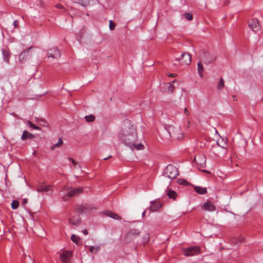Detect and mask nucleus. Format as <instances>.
Here are the masks:
<instances>
[{
  "label": "nucleus",
  "mask_w": 263,
  "mask_h": 263,
  "mask_svg": "<svg viewBox=\"0 0 263 263\" xmlns=\"http://www.w3.org/2000/svg\"><path fill=\"white\" fill-rule=\"evenodd\" d=\"M198 72L200 77H203V67L202 63L201 61H199L197 64Z\"/></svg>",
  "instance_id": "24"
},
{
  "label": "nucleus",
  "mask_w": 263,
  "mask_h": 263,
  "mask_svg": "<svg viewBox=\"0 0 263 263\" xmlns=\"http://www.w3.org/2000/svg\"><path fill=\"white\" fill-rule=\"evenodd\" d=\"M194 160L196 163L200 167L204 168L206 165V157L204 155H199L196 156Z\"/></svg>",
  "instance_id": "9"
},
{
  "label": "nucleus",
  "mask_w": 263,
  "mask_h": 263,
  "mask_svg": "<svg viewBox=\"0 0 263 263\" xmlns=\"http://www.w3.org/2000/svg\"><path fill=\"white\" fill-rule=\"evenodd\" d=\"M106 215L116 220H120L121 219V217L119 216L118 214L111 212L110 211H107L106 212Z\"/></svg>",
  "instance_id": "23"
},
{
  "label": "nucleus",
  "mask_w": 263,
  "mask_h": 263,
  "mask_svg": "<svg viewBox=\"0 0 263 263\" xmlns=\"http://www.w3.org/2000/svg\"><path fill=\"white\" fill-rule=\"evenodd\" d=\"M47 56L48 58L58 59L61 56V53L57 47H53L48 50Z\"/></svg>",
  "instance_id": "10"
},
{
  "label": "nucleus",
  "mask_w": 263,
  "mask_h": 263,
  "mask_svg": "<svg viewBox=\"0 0 263 263\" xmlns=\"http://www.w3.org/2000/svg\"><path fill=\"white\" fill-rule=\"evenodd\" d=\"M115 28V24L111 20L109 21V29L113 30Z\"/></svg>",
  "instance_id": "38"
},
{
  "label": "nucleus",
  "mask_w": 263,
  "mask_h": 263,
  "mask_svg": "<svg viewBox=\"0 0 263 263\" xmlns=\"http://www.w3.org/2000/svg\"><path fill=\"white\" fill-rule=\"evenodd\" d=\"M71 253L69 251H63L60 254V259L64 263H69Z\"/></svg>",
  "instance_id": "14"
},
{
  "label": "nucleus",
  "mask_w": 263,
  "mask_h": 263,
  "mask_svg": "<svg viewBox=\"0 0 263 263\" xmlns=\"http://www.w3.org/2000/svg\"><path fill=\"white\" fill-rule=\"evenodd\" d=\"M27 199H24L22 202V204L24 205L25 204H27Z\"/></svg>",
  "instance_id": "43"
},
{
  "label": "nucleus",
  "mask_w": 263,
  "mask_h": 263,
  "mask_svg": "<svg viewBox=\"0 0 263 263\" xmlns=\"http://www.w3.org/2000/svg\"><path fill=\"white\" fill-rule=\"evenodd\" d=\"M160 137L163 141L168 140L171 138V135L168 130V126L164 127L159 133Z\"/></svg>",
  "instance_id": "13"
},
{
  "label": "nucleus",
  "mask_w": 263,
  "mask_h": 263,
  "mask_svg": "<svg viewBox=\"0 0 263 263\" xmlns=\"http://www.w3.org/2000/svg\"><path fill=\"white\" fill-rule=\"evenodd\" d=\"M31 49L29 48L27 50L24 51L21 54H20L18 60L20 61H23L26 59L28 55L29 50Z\"/></svg>",
  "instance_id": "22"
},
{
  "label": "nucleus",
  "mask_w": 263,
  "mask_h": 263,
  "mask_svg": "<svg viewBox=\"0 0 263 263\" xmlns=\"http://www.w3.org/2000/svg\"><path fill=\"white\" fill-rule=\"evenodd\" d=\"M250 28L254 32H257L261 29V25L257 18H253L249 22Z\"/></svg>",
  "instance_id": "8"
},
{
  "label": "nucleus",
  "mask_w": 263,
  "mask_h": 263,
  "mask_svg": "<svg viewBox=\"0 0 263 263\" xmlns=\"http://www.w3.org/2000/svg\"><path fill=\"white\" fill-rule=\"evenodd\" d=\"M19 206V202L17 200H13L11 203V208L12 209L15 210Z\"/></svg>",
  "instance_id": "31"
},
{
  "label": "nucleus",
  "mask_w": 263,
  "mask_h": 263,
  "mask_svg": "<svg viewBox=\"0 0 263 263\" xmlns=\"http://www.w3.org/2000/svg\"><path fill=\"white\" fill-rule=\"evenodd\" d=\"M13 25L15 27H17L18 26V22L16 20L14 21L13 22Z\"/></svg>",
  "instance_id": "41"
},
{
  "label": "nucleus",
  "mask_w": 263,
  "mask_h": 263,
  "mask_svg": "<svg viewBox=\"0 0 263 263\" xmlns=\"http://www.w3.org/2000/svg\"><path fill=\"white\" fill-rule=\"evenodd\" d=\"M200 58L204 64H209L215 60V57L210 52L202 51L200 53Z\"/></svg>",
  "instance_id": "7"
},
{
  "label": "nucleus",
  "mask_w": 263,
  "mask_h": 263,
  "mask_svg": "<svg viewBox=\"0 0 263 263\" xmlns=\"http://www.w3.org/2000/svg\"><path fill=\"white\" fill-rule=\"evenodd\" d=\"M55 7L59 9H63V6L60 4H57L55 5Z\"/></svg>",
  "instance_id": "40"
},
{
  "label": "nucleus",
  "mask_w": 263,
  "mask_h": 263,
  "mask_svg": "<svg viewBox=\"0 0 263 263\" xmlns=\"http://www.w3.org/2000/svg\"><path fill=\"white\" fill-rule=\"evenodd\" d=\"M176 75V74H170V75H169V76H171V77H174Z\"/></svg>",
  "instance_id": "50"
},
{
  "label": "nucleus",
  "mask_w": 263,
  "mask_h": 263,
  "mask_svg": "<svg viewBox=\"0 0 263 263\" xmlns=\"http://www.w3.org/2000/svg\"><path fill=\"white\" fill-rule=\"evenodd\" d=\"M167 195L171 199H175L176 197V193L175 191L170 190L167 193Z\"/></svg>",
  "instance_id": "27"
},
{
  "label": "nucleus",
  "mask_w": 263,
  "mask_h": 263,
  "mask_svg": "<svg viewBox=\"0 0 263 263\" xmlns=\"http://www.w3.org/2000/svg\"><path fill=\"white\" fill-rule=\"evenodd\" d=\"M77 3L81 4L82 6H86L89 4V0H77Z\"/></svg>",
  "instance_id": "33"
},
{
  "label": "nucleus",
  "mask_w": 263,
  "mask_h": 263,
  "mask_svg": "<svg viewBox=\"0 0 263 263\" xmlns=\"http://www.w3.org/2000/svg\"><path fill=\"white\" fill-rule=\"evenodd\" d=\"M99 250V247H95L93 246H90L89 247V251L91 253H96Z\"/></svg>",
  "instance_id": "37"
},
{
  "label": "nucleus",
  "mask_w": 263,
  "mask_h": 263,
  "mask_svg": "<svg viewBox=\"0 0 263 263\" xmlns=\"http://www.w3.org/2000/svg\"><path fill=\"white\" fill-rule=\"evenodd\" d=\"M186 183H187V181H186V180H182L181 181V182H180V183H181V184H186Z\"/></svg>",
  "instance_id": "45"
},
{
  "label": "nucleus",
  "mask_w": 263,
  "mask_h": 263,
  "mask_svg": "<svg viewBox=\"0 0 263 263\" xmlns=\"http://www.w3.org/2000/svg\"><path fill=\"white\" fill-rule=\"evenodd\" d=\"M63 143V141L62 138H59L58 140V142L54 144L52 147L51 148L52 149H55L56 147H60Z\"/></svg>",
  "instance_id": "26"
},
{
  "label": "nucleus",
  "mask_w": 263,
  "mask_h": 263,
  "mask_svg": "<svg viewBox=\"0 0 263 263\" xmlns=\"http://www.w3.org/2000/svg\"><path fill=\"white\" fill-rule=\"evenodd\" d=\"M184 16L189 21L193 20V15L190 13H185L184 14Z\"/></svg>",
  "instance_id": "36"
},
{
  "label": "nucleus",
  "mask_w": 263,
  "mask_h": 263,
  "mask_svg": "<svg viewBox=\"0 0 263 263\" xmlns=\"http://www.w3.org/2000/svg\"><path fill=\"white\" fill-rule=\"evenodd\" d=\"M26 124L29 126L30 127H32V128L34 129H40V127L37 126H36L35 125L33 124L31 121H27L26 122Z\"/></svg>",
  "instance_id": "32"
},
{
  "label": "nucleus",
  "mask_w": 263,
  "mask_h": 263,
  "mask_svg": "<svg viewBox=\"0 0 263 263\" xmlns=\"http://www.w3.org/2000/svg\"><path fill=\"white\" fill-rule=\"evenodd\" d=\"M150 210L152 212H155L162 206L161 203L157 200H154L151 202Z\"/></svg>",
  "instance_id": "15"
},
{
  "label": "nucleus",
  "mask_w": 263,
  "mask_h": 263,
  "mask_svg": "<svg viewBox=\"0 0 263 263\" xmlns=\"http://www.w3.org/2000/svg\"><path fill=\"white\" fill-rule=\"evenodd\" d=\"M2 52L4 61L7 63H9V59L10 57V51L8 49H2Z\"/></svg>",
  "instance_id": "17"
},
{
  "label": "nucleus",
  "mask_w": 263,
  "mask_h": 263,
  "mask_svg": "<svg viewBox=\"0 0 263 263\" xmlns=\"http://www.w3.org/2000/svg\"><path fill=\"white\" fill-rule=\"evenodd\" d=\"M232 98H233V100L234 101H236L237 100V97L235 95H233L232 96Z\"/></svg>",
  "instance_id": "44"
},
{
  "label": "nucleus",
  "mask_w": 263,
  "mask_h": 263,
  "mask_svg": "<svg viewBox=\"0 0 263 263\" xmlns=\"http://www.w3.org/2000/svg\"><path fill=\"white\" fill-rule=\"evenodd\" d=\"M201 208L205 211H207L209 212H213L216 210V206L214 204V203L209 200H208L206 202L204 203Z\"/></svg>",
  "instance_id": "12"
},
{
  "label": "nucleus",
  "mask_w": 263,
  "mask_h": 263,
  "mask_svg": "<svg viewBox=\"0 0 263 263\" xmlns=\"http://www.w3.org/2000/svg\"><path fill=\"white\" fill-rule=\"evenodd\" d=\"M140 234V232L139 230L133 229H130L127 233L126 235V238L127 239L128 237L130 236L136 237L139 235Z\"/></svg>",
  "instance_id": "19"
},
{
  "label": "nucleus",
  "mask_w": 263,
  "mask_h": 263,
  "mask_svg": "<svg viewBox=\"0 0 263 263\" xmlns=\"http://www.w3.org/2000/svg\"><path fill=\"white\" fill-rule=\"evenodd\" d=\"M111 157V156H109V157H107V158H104V160H107L108 158H110Z\"/></svg>",
  "instance_id": "49"
},
{
  "label": "nucleus",
  "mask_w": 263,
  "mask_h": 263,
  "mask_svg": "<svg viewBox=\"0 0 263 263\" xmlns=\"http://www.w3.org/2000/svg\"><path fill=\"white\" fill-rule=\"evenodd\" d=\"M69 160L72 162V163L74 166H76L78 164V163L77 162H76L74 159H73L71 158H69Z\"/></svg>",
  "instance_id": "39"
},
{
  "label": "nucleus",
  "mask_w": 263,
  "mask_h": 263,
  "mask_svg": "<svg viewBox=\"0 0 263 263\" xmlns=\"http://www.w3.org/2000/svg\"><path fill=\"white\" fill-rule=\"evenodd\" d=\"M34 138V135L24 130L23 133V134L21 137V139L23 140H25L27 139H33Z\"/></svg>",
  "instance_id": "20"
},
{
  "label": "nucleus",
  "mask_w": 263,
  "mask_h": 263,
  "mask_svg": "<svg viewBox=\"0 0 263 263\" xmlns=\"http://www.w3.org/2000/svg\"><path fill=\"white\" fill-rule=\"evenodd\" d=\"M224 86V80L222 78H221L220 79V81L219 82L217 85V88L219 90L223 88Z\"/></svg>",
  "instance_id": "29"
},
{
  "label": "nucleus",
  "mask_w": 263,
  "mask_h": 263,
  "mask_svg": "<svg viewBox=\"0 0 263 263\" xmlns=\"http://www.w3.org/2000/svg\"><path fill=\"white\" fill-rule=\"evenodd\" d=\"M83 205L84 206V213H86L88 211H89L90 209H93V208L92 206H91L90 205H89L87 203L83 204Z\"/></svg>",
  "instance_id": "34"
},
{
  "label": "nucleus",
  "mask_w": 263,
  "mask_h": 263,
  "mask_svg": "<svg viewBox=\"0 0 263 263\" xmlns=\"http://www.w3.org/2000/svg\"><path fill=\"white\" fill-rule=\"evenodd\" d=\"M119 137L123 143L130 147L137 138L136 129L134 125L130 124L128 120H124L119 133Z\"/></svg>",
  "instance_id": "1"
},
{
  "label": "nucleus",
  "mask_w": 263,
  "mask_h": 263,
  "mask_svg": "<svg viewBox=\"0 0 263 263\" xmlns=\"http://www.w3.org/2000/svg\"><path fill=\"white\" fill-rule=\"evenodd\" d=\"M191 54L189 53L184 52L181 54L179 58H176L173 61V64L175 66L178 65H188L191 63Z\"/></svg>",
  "instance_id": "2"
},
{
  "label": "nucleus",
  "mask_w": 263,
  "mask_h": 263,
  "mask_svg": "<svg viewBox=\"0 0 263 263\" xmlns=\"http://www.w3.org/2000/svg\"><path fill=\"white\" fill-rule=\"evenodd\" d=\"M71 239L73 242H74L76 244H79V242L80 241V238L76 235L73 234L71 237Z\"/></svg>",
  "instance_id": "28"
},
{
  "label": "nucleus",
  "mask_w": 263,
  "mask_h": 263,
  "mask_svg": "<svg viewBox=\"0 0 263 263\" xmlns=\"http://www.w3.org/2000/svg\"><path fill=\"white\" fill-rule=\"evenodd\" d=\"M69 222L71 224L78 226L81 223L80 217L79 215L76 216H72L69 218Z\"/></svg>",
  "instance_id": "16"
},
{
  "label": "nucleus",
  "mask_w": 263,
  "mask_h": 263,
  "mask_svg": "<svg viewBox=\"0 0 263 263\" xmlns=\"http://www.w3.org/2000/svg\"><path fill=\"white\" fill-rule=\"evenodd\" d=\"M194 190L198 194L203 195L207 193V190L205 187H203L199 186H195L194 187Z\"/></svg>",
  "instance_id": "21"
},
{
  "label": "nucleus",
  "mask_w": 263,
  "mask_h": 263,
  "mask_svg": "<svg viewBox=\"0 0 263 263\" xmlns=\"http://www.w3.org/2000/svg\"><path fill=\"white\" fill-rule=\"evenodd\" d=\"M175 84H177L178 85V83L175 80L167 83L166 86L168 89V91L170 92L171 93H173L176 87Z\"/></svg>",
  "instance_id": "18"
},
{
  "label": "nucleus",
  "mask_w": 263,
  "mask_h": 263,
  "mask_svg": "<svg viewBox=\"0 0 263 263\" xmlns=\"http://www.w3.org/2000/svg\"><path fill=\"white\" fill-rule=\"evenodd\" d=\"M36 190L38 192H52V190L51 189V185H47L44 183L39 184L36 187Z\"/></svg>",
  "instance_id": "11"
},
{
  "label": "nucleus",
  "mask_w": 263,
  "mask_h": 263,
  "mask_svg": "<svg viewBox=\"0 0 263 263\" xmlns=\"http://www.w3.org/2000/svg\"><path fill=\"white\" fill-rule=\"evenodd\" d=\"M242 240H243V238H241V237L238 238V240L239 242H241L242 241Z\"/></svg>",
  "instance_id": "47"
},
{
  "label": "nucleus",
  "mask_w": 263,
  "mask_h": 263,
  "mask_svg": "<svg viewBox=\"0 0 263 263\" xmlns=\"http://www.w3.org/2000/svg\"><path fill=\"white\" fill-rule=\"evenodd\" d=\"M32 263H35L34 260H33Z\"/></svg>",
  "instance_id": "52"
},
{
  "label": "nucleus",
  "mask_w": 263,
  "mask_h": 263,
  "mask_svg": "<svg viewBox=\"0 0 263 263\" xmlns=\"http://www.w3.org/2000/svg\"><path fill=\"white\" fill-rule=\"evenodd\" d=\"M168 130L170 131L171 137L178 140L181 139L183 137V134L179 127H175L174 126H168Z\"/></svg>",
  "instance_id": "6"
},
{
  "label": "nucleus",
  "mask_w": 263,
  "mask_h": 263,
  "mask_svg": "<svg viewBox=\"0 0 263 263\" xmlns=\"http://www.w3.org/2000/svg\"><path fill=\"white\" fill-rule=\"evenodd\" d=\"M145 214H146V211H143V213H142V216H143V217L145 216Z\"/></svg>",
  "instance_id": "48"
},
{
  "label": "nucleus",
  "mask_w": 263,
  "mask_h": 263,
  "mask_svg": "<svg viewBox=\"0 0 263 263\" xmlns=\"http://www.w3.org/2000/svg\"><path fill=\"white\" fill-rule=\"evenodd\" d=\"M183 254L185 256H193L200 253V248L198 246H193L182 249Z\"/></svg>",
  "instance_id": "5"
},
{
  "label": "nucleus",
  "mask_w": 263,
  "mask_h": 263,
  "mask_svg": "<svg viewBox=\"0 0 263 263\" xmlns=\"http://www.w3.org/2000/svg\"><path fill=\"white\" fill-rule=\"evenodd\" d=\"M62 191L67 192L66 195H64L62 197L64 200H67L68 199V197H72L74 195H77L79 194L82 193L83 192V188L80 187L77 189H71L69 191L67 187H64L62 190Z\"/></svg>",
  "instance_id": "4"
},
{
  "label": "nucleus",
  "mask_w": 263,
  "mask_h": 263,
  "mask_svg": "<svg viewBox=\"0 0 263 263\" xmlns=\"http://www.w3.org/2000/svg\"><path fill=\"white\" fill-rule=\"evenodd\" d=\"M84 206L83 205V204L77 205L76 208L75 210L77 212L80 213H84Z\"/></svg>",
  "instance_id": "25"
},
{
  "label": "nucleus",
  "mask_w": 263,
  "mask_h": 263,
  "mask_svg": "<svg viewBox=\"0 0 263 263\" xmlns=\"http://www.w3.org/2000/svg\"><path fill=\"white\" fill-rule=\"evenodd\" d=\"M163 175L169 179L173 180L179 175L177 168L172 164L168 165L164 170Z\"/></svg>",
  "instance_id": "3"
},
{
  "label": "nucleus",
  "mask_w": 263,
  "mask_h": 263,
  "mask_svg": "<svg viewBox=\"0 0 263 263\" xmlns=\"http://www.w3.org/2000/svg\"><path fill=\"white\" fill-rule=\"evenodd\" d=\"M190 122L189 121V122H187V126H190Z\"/></svg>",
  "instance_id": "51"
},
{
  "label": "nucleus",
  "mask_w": 263,
  "mask_h": 263,
  "mask_svg": "<svg viewBox=\"0 0 263 263\" xmlns=\"http://www.w3.org/2000/svg\"><path fill=\"white\" fill-rule=\"evenodd\" d=\"M82 233L83 234H84L85 235H87L88 234V232L86 230H84L82 231Z\"/></svg>",
  "instance_id": "46"
},
{
  "label": "nucleus",
  "mask_w": 263,
  "mask_h": 263,
  "mask_svg": "<svg viewBox=\"0 0 263 263\" xmlns=\"http://www.w3.org/2000/svg\"><path fill=\"white\" fill-rule=\"evenodd\" d=\"M85 119L87 122H92L95 120V117L93 115L86 116Z\"/></svg>",
  "instance_id": "35"
},
{
  "label": "nucleus",
  "mask_w": 263,
  "mask_h": 263,
  "mask_svg": "<svg viewBox=\"0 0 263 263\" xmlns=\"http://www.w3.org/2000/svg\"><path fill=\"white\" fill-rule=\"evenodd\" d=\"M133 146L134 147L136 148L138 150L142 149L144 148V145L142 144H136L135 142H134L133 144H132V147Z\"/></svg>",
  "instance_id": "30"
},
{
  "label": "nucleus",
  "mask_w": 263,
  "mask_h": 263,
  "mask_svg": "<svg viewBox=\"0 0 263 263\" xmlns=\"http://www.w3.org/2000/svg\"><path fill=\"white\" fill-rule=\"evenodd\" d=\"M184 113L186 115H189V111H188V110H187V109L186 108H184Z\"/></svg>",
  "instance_id": "42"
}]
</instances>
